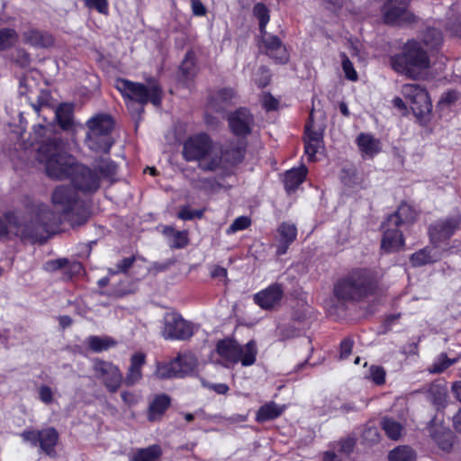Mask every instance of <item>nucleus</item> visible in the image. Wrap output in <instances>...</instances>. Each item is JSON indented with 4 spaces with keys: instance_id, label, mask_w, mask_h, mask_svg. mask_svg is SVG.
<instances>
[{
    "instance_id": "nucleus-14",
    "label": "nucleus",
    "mask_w": 461,
    "mask_h": 461,
    "mask_svg": "<svg viewBox=\"0 0 461 461\" xmlns=\"http://www.w3.org/2000/svg\"><path fill=\"white\" fill-rule=\"evenodd\" d=\"M384 233L381 240V249L384 253L399 251L404 247L402 233L399 230V225H389L386 220L382 225Z\"/></svg>"
},
{
    "instance_id": "nucleus-16",
    "label": "nucleus",
    "mask_w": 461,
    "mask_h": 461,
    "mask_svg": "<svg viewBox=\"0 0 461 461\" xmlns=\"http://www.w3.org/2000/svg\"><path fill=\"white\" fill-rule=\"evenodd\" d=\"M23 41L36 49H47L54 44L53 36L45 31L29 25L22 32Z\"/></svg>"
},
{
    "instance_id": "nucleus-7",
    "label": "nucleus",
    "mask_w": 461,
    "mask_h": 461,
    "mask_svg": "<svg viewBox=\"0 0 461 461\" xmlns=\"http://www.w3.org/2000/svg\"><path fill=\"white\" fill-rule=\"evenodd\" d=\"M88 131L86 142L87 147L95 152L108 153L113 144L111 132L113 121L110 115L98 114L86 122Z\"/></svg>"
},
{
    "instance_id": "nucleus-26",
    "label": "nucleus",
    "mask_w": 461,
    "mask_h": 461,
    "mask_svg": "<svg viewBox=\"0 0 461 461\" xmlns=\"http://www.w3.org/2000/svg\"><path fill=\"white\" fill-rule=\"evenodd\" d=\"M237 351V364L240 362L243 366H250L256 362L258 349L254 340H250L245 345L238 343Z\"/></svg>"
},
{
    "instance_id": "nucleus-13",
    "label": "nucleus",
    "mask_w": 461,
    "mask_h": 461,
    "mask_svg": "<svg viewBox=\"0 0 461 461\" xmlns=\"http://www.w3.org/2000/svg\"><path fill=\"white\" fill-rule=\"evenodd\" d=\"M283 295L284 289L282 285L275 283L255 294L253 301L263 310H273L279 305Z\"/></svg>"
},
{
    "instance_id": "nucleus-52",
    "label": "nucleus",
    "mask_w": 461,
    "mask_h": 461,
    "mask_svg": "<svg viewBox=\"0 0 461 461\" xmlns=\"http://www.w3.org/2000/svg\"><path fill=\"white\" fill-rule=\"evenodd\" d=\"M203 212L201 210L191 211L187 207H183L178 212L177 216L179 219L184 221H191L194 218H201L203 216Z\"/></svg>"
},
{
    "instance_id": "nucleus-61",
    "label": "nucleus",
    "mask_w": 461,
    "mask_h": 461,
    "mask_svg": "<svg viewBox=\"0 0 461 461\" xmlns=\"http://www.w3.org/2000/svg\"><path fill=\"white\" fill-rule=\"evenodd\" d=\"M192 12L196 16L206 14V8L200 0H191Z\"/></svg>"
},
{
    "instance_id": "nucleus-17",
    "label": "nucleus",
    "mask_w": 461,
    "mask_h": 461,
    "mask_svg": "<svg viewBox=\"0 0 461 461\" xmlns=\"http://www.w3.org/2000/svg\"><path fill=\"white\" fill-rule=\"evenodd\" d=\"M246 146L244 140H237L227 142L223 148L220 147L222 158V166L220 168L240 162L244 158Z\"/></svg>"
},
{
    "instance_id": "nucleus-6",
    "label": "nucleus",
    "mask_w": 461,
    "mask_h": 461,
    "mask_svg": "<svg viewBox=\"0 0 461 461\" xmlns=\"http://www.w3.org/2000/svg\"><path fill=\"white\" fill-rule=\"evenodd\" d=\"M115 87L128 102H136L140 105L150 102L155 106H159L161 104L162 90L154 79L149 80L146 86L128 79L118 78L115 80Z\"/></svg>"
},
{
    "instance_id": "nucleus-44",
    "label": "nucleus",
    "mask_w": 461,
    "mask_h": 461,
    "mask_svg": "<svg viewBox=\"0 0 461 461\" xmlns=\"http://www.w3.org/2000/svg\"><path fill=\"white\" fill-rule=\"evenodd\" d=\"M341 59V66L342 69L345 73V77L347 79L350 81H357L358 78L357 73L354 68V66L348 57L344 53L341 52L339 55Z\"/></svg>"
},
{
    "instance_id": "nucleus-11",
    "label": "nucleus",
    "mask_w": 461,
    "mask_h": 461,
    "mask_svg": "<svg viewBox=\"0 0 461 461\" xmlns=\"http://www.w3.org/2000/svg\"><path fill=\"white\" fill-rule=\"evenodd\" d=\"M461 216L458 213L441 218L429 226V235L432 245L440 247L447 244L448 240L459 229Z\"/></svg>"
},
{
    "instance_id": "nucleus-24",
    "label": "nucleus",
    "mask_w": 461,
    "mask_h": 461,
    "mask_svg": "<svg viewBox=\"0 0 461 461\" xmlns=\"http://www.w3.org/2000/svg\"><path fill=\"white\" fill-rule=\"evenodd\" d=\"M357 144L362 154L370 158L381 150L380 140L368 133H360L357 138Z\"/></svg>"
},
{
    "instance_id": "nucleus-57",
    "label": "nucleus",
    "mask_w": 461,
    "mask_h": 461,
    "mask_svg": "<svg viewBox=\"0 0 461 461\" xmlns=\"http://www.w3.org/2000/svg\"><path fill=\"white\" fill-rule=\"evenodd\" d=\"M203 385L209 389V390H212L213 392H215L216 393L218 394H226L230 388L228 386V384H223V383H219V384H212V383H208V382H203Z\"/></svg>"
},
{
    "instance_id": "nucleus-2",
    "label": "nucleus",
    "mask_w": 461,
    "mask_h": 461,
    "mask_svg": "<svg viewBox=\"0 0 461 461\" xmlns=\"http://www.w3.org/2000/svg\"><path fill=\"white\" fill-rule=\"evenodd\" d=\"M37 158L44 164L48 176L57 180L70 178L75 190L95 193L100 187V176L91 168L77 164L75 158L68 153L61 138L56 134L41 140Z\"/></svg>"
},
{
    "instance_id": "nucleus-46",
    "label": "nucleus",
    "mask_w": 461,
    "mask_h": 461,
    "mask_svg": "<svg viewBox=\"0 0 461 461\" xmlns=\"http://www.w3.org/2000/svg\"><path fill=\"white\" fill-rule=\"evenodd\" d=\"M250 220L246 216H240L234 220L230 226L227 230L228 234L235 233L239 230H243L250 225Z\"/></svg>"
},
{
    "instance_id": "nucleus-12",
    "label": "nucleus",
    "mask_w": 461,
    "mask_h": 461,
    "mask_svg": "<svg viewBox=\"0 0 461 461\" xmlns=\"http://www.w3.org/2000/svg\"><path fill=\"white\" fill-rule=\"evenodd\" d=\"M411 0H387L383 6V19L386 24L412 23L415 16L408 10Z\"/></svg>"
},
{
    "instance_id": "nucleus-28",
    "label": "nucleus",
    "mask_w": 461,
    "mask_h": 461,
    "mask_svg": "<svg viewBox=\"0 0 461 461\" xmlns=\"http://www.w3.org/2000/svg\"><path fill=\"white\" fill-rule=\"evenodd\" d=\"M59 440V433L54 428L41 430L40 447L48 456L55 455V447Z\"/></svg>"
},
{
    "instance_id": "nucleus-4",
    "label": "nucleus",
    "mask_w": 461,
    "mask_h": 461,
    "mask_svg": "<svg viewBox=\"0 0 461 461\" xmlns=\"http://www.w3.org/2000/svg\"><path fill=\"white\" fill-rule=\"evenodd\" d=\"M220 147L205 133L189 137L183 145L182 155L186 161L198 162L203 171H214L222 166Z\"/></svg>"
},
{
    "instance_id": "nucleus-23",
    "label": "nucleus",
    "mask_w": 461,
    "mask_h": 461,
    "mask_svg": "<svg viewBox=\"0 0 461 461\" xmlns=\"http://www.w3.org/2000/svg\"><path fill=\"white\" fill-rule=\"evenodd\" d=\"M238 342L231 339H224L218 341L216 351L225 361L224 366H230L237 364L238 355H236Z\"/></svg>"
},
{
    "instance_id": "nucleus-53",
    "label": "nucleus",
    "mask_w": 461,
    "mask_h": 461,
    "mask_svg": "<svg viewBox=\"0 0 461 461\" xmlns=\"http://www.w3.org/2000/svg\"><path fill=\"white\" fill-rule=\"evenodd\" d=\"M322 142H317L314 143L311 140H304V151L305 154L308 156L309 160H313L315 154L318 152V150L321 148Z\"/></svg>"
},
{
    "instance_id": "nucleus-56",
    "label": "nucleus",
    "mask_w": 461,
    "mask_h": 461,
    "mask_svg": "<svg viewBox=\"0 0 461 461\" xmlns=\"http://www.w3.org/2000/svg\"><path fill=\"white\" fill-rule=\"evenodd\" d=\"M21 436L24 441L30 442L32 446L40 444L41 430L23 431Z\"/></svg>"
},
{
    "instance_id": "nucleus-54",
    "label": "nucleus",
    "mask_w": 461,
    "mask_h": 461,
    "mask_svg": "<svg viewBox=\"0 0 461 461\" xmlns=\"http://www.w3.org/2000/svg\"><path fill=\"white\" fill-rule=\"evenodd\" d=\"M39 397L42 402L50 404L53 402V393L51 388L48 385H41L39 388Z\"/></svg>"
},
{
    "instance_id": "nucleus-37",
    "label": "nucleus",
    "mask_w": 461,
    "mask_h": 461,
    "mask_svg": "<svg viewBox=\"0 0 461 461\" xmlns=\"http://www.w3.org/2000/svg\"><path fill=\"white\" fill-rule=\"evenodd\" d=\"M87 344L94 352H102L115 346L116 342L108 337L90 336Z\"/></svg>"
},
{
    "instance_id": "nucleus-39",
    "label": "nucleus",
    "mask_w": 461,
    "mask_h": 461,
    "mask_svg": "<svg viewBox=\"0 0 461 461\" xmlns=\"http://www.w3.org/2000/svg\"><path fill=\"white\" fill-rule=\"evenodd\" d=\"M442 41V34L441 32L435 28H429L424 35L423 39L420 41L423 46H425L428 50H434L438 46L440 45Z\"/></svg>"
},
{
    "instance_id": "nucleus-59",
    "label": "nucleus",
    "mask_w": 461,
    "mask_h": 461,
    "mask_svg": "<svg viewBox=\"0 0 461 461\" xmlns=\"http://www.w3.org/2000/svg\"><path fill=\"white\" fill-rule=\"evenodd\" d=\"M353 340L349 338L343 339L340 342V358H347L352 351Z\"/></svg>"
},
{
    "instance_id": "nucleus-20",
    "label": "nucleus",
    "mask_w": 461,
    "mask_h": 461,
    "mask_svg": "<svg viewBox=\"0 0 461 461\" xmlns=\"http://www.w3.org/2000/svg\"><path fill=\"white\" fill-rule=\"evenodd\" d=\"M278 244L276 246V254L285 255L289 246L295 240L297 236V228L295 224L288 221L282 222L278 229Z\"/></svg>"
},
{
    "instance_id": "nucleus-25",
    "label": "nucleus",
    "mask_w": 461,
    "mask_h": 461,
    "mask_svg": "<svg viewBox=\"0 0 461 461\" xmlns=\"http://www.w3.org/2000/svg\"><path fill=\"white\" fill-rule=\"evenodd\" d=\"M170 402V397L165 393L156 395L149 404L148 420L149 421L159 420L169 407Z\"/></svg>"
},
{
    "instance_id": "nucleus-60",
    "label": "nucleus",
    "mask_w": 461,
    "mask_h": 461,
    "mask_svg": "<svg viewBox=\"0 0 461 461\" xmlns=\"http://www.w3.org/2000/svg\"><path fill=\"white\" fill-rule=\"evenodd\" d=\"M217 95L221 102L227 103L236 98V92L232 88H222L218 92Z\"/></svg>"
},
{
    "instance_id": "nucleus-58",
    "label": "nucleus",
    "mask_w": 461,
    "mask_h": 461,
    "mask_svg": "<svg viewBox=\"0 0 461 461\" xmlns=\"http://www.w3.org/2000/svg\"><path fill=\"white\" fill-rule=\"evenodd\" d=\"M68 265L67 258H59L51 261H48L45 265V268L50 271H55L63 268Z\"/></svg>"
},
{
    "instance_id": "nucleus-43",
    "label": "nucleus",
    "mask_w": 461,
    "mask_h": 461,
    "mask_svg": "<svg viewBox=\"0 0 461 461\" xmlns=\"http://www.w3.org/2000/svg\"><path fill=\"white\" fill-rule=\"evenodd\" d=\"M96 169L100 173V177H112L116 174L117 166L110 159L102 158L97 161Z\"/></svg>"
},
{
    "instance_id": "nucleus-10",
    "label": "nucleus",
    "mask_w": 461,
    "mask_h": 461,
    "mask_svg": "<svg viewBox=\"0 0 461 461\" xmlns=\"http://www.w3.org/2000/svg\"><path fill=\"white\" fill-rule=\"evenodd\" d=\"M93 371L109 393H116L123 383L122 371L112 362L96 358L93 363Z\"/></svg>"
},
{
    "instance_id": "nucleus-30",
    "label": "nucleus",
    "mask_w": 461,
    "mask_h": 461,
    "mask_svg": "<svg viewBox=\"0 0 461 461\" xmlns=\"http://www.w3.org/2000/svg\"><path fill=\"white\" fill-rule=\"evenodd\" d=\"M415 219V212L412 208L407 203H402L397 211L389 215L388 220L389 225H402L405 222L413 221Z\"/></svg>"
},
{
    "instance_id": "nucleus-47",
    "label": "nucleus",
    "mask_w": 461,
    "mask_h": 461,
    "mask_svg": "<svg viewBox=\"0 0 461 461\" xmlns=\"http://www.w3.org/2000/svg\"><path fill=\"white\" fill-rule=\"evenodd\" d=\"M135 261V257L124 258L116 264L115 268L108 270L110 275H117L119 273H126L131 267Z\"/></svg>"
},
{
    "instance_id": "nucleus-35",
    "label": "nucleus",
    "mask_w": 461,
    "mask_h": 461,
    "mask_svg": "<svg viewBox=\"0 0 461 461\" xmlns=\"http://www.w3.org/2000/svg\"><path fill=\"white\" fill-rule=\"evenodd\" d=\"M161 454L160 447L158 445H152L149 447L137 450L131 461H158Z\"/></svg>"
},
{
    "instance_id": "nucleus-48",
    "label": "nucleus",
    "mask_w": 461,
    "mask_h": 461,
    "mask_svg": "<svg viewBox=\"0 0 461 461\" xmlns=\"http://www.w3.org/2000/svg\"><path fill=\"white\" fill-rule=\"evenodd\" d=\"M362 438L367 445H373L379 441L380 433L378 429L375 427H367L365 429L362 434Z\"/></svg>"
},
{
    "instance_id": "nucleus-29",
    "label": "nucleus",
    "mask_w": 461,
    "mask_h": 461,
    "mask_svg": "<svg viewBox=\"0 0 461 461\" xmlns=\"http://www.w3.org/2000/svg\"><path fill=\"white\" fill-rule=\"evenodd\" d=\"M307 171L304 166L287 171L284 180L286 191L289 193L294 192L304 181Z\"/></svg>"
},
{
    "instance_id": "nucleus-33",
    "label": "nucleus",
    "mask_w": 461,
    "mask_h": 461,
    "mask_svg": "<svg viewBox=\"0 0 461 461\" xmlns=\"http://www.w3.org/2000/svg\"><path fill=\"white\" fill-rule=\"evenodd\" d=\"M55 118L63 130H68L73 125V106L68 104H60L54 112Z\"/></svg>"
},
{
    "instance_id": "nucleus-21",
    "label": "nucleus",
    "mask_w": 461,
    "mask_h": 461,
    "mask_svg": "<svg viewBox=\"0 0 461 461\" xmlns=\"http://www.w3.org/2000/svg\"><path fill=\"white\" fill-rule=\"evenodd\" d=\"M442 258V250L438 247H425L419 251L413 253L410 257V261L413 267H421L440 260Z\"/></svg>"
},
{
    "instance_id": "nucleus-8",
    "label": "nucleus",
    "mask_w": 461,
    "mask_h": 461,
    "mask_svg": "<svg viewBox=\"0 0 461 461\" xmlns=\"http://www.w3.org/2000/svg\"><path fill=\"white\" fill-rule=\"evenodd\" d=\"M402 94L410 103L411 109L420 123L427 124L430 119L432 104L426 89L418 84H405L402 87Z\"/></svg>"
},
{
    "instance_id": "nucleus-22",
    "label": "nucleus",
    "mask_w": 461,
    "mask_h": 461,
    "mask_svg": "<svg viewBox=\"0 0 461 461\" xmlns=\"http://www.w3.org/2000/svg\"><path fill=\"white\" fill-rule=\"evenodd\" d=\"M146 362V356L143 353H135L131 357V364L128 368L123 383L127 386H132L142 378L141 368Z\"/></svg>"
},
{
    "instance_id": "nucleus-19",
    "label": "nucleus",
    "mask_w": 461,
    "mask_h": 461,
    "mask_svg": "<svg viewBox=\"0 0 461 461\" xmlns=\"http://www.w3.org/2000/svg\"><path fill=\"white\" fill-rule=\"evenodd\" d=\"M429 436L434 444L442 451L449 453L455 443V435L447 428L433 424L429 428Z\"/></svg>"
},
{
    "instance_id": "nucleus-40",
    "label": "nucleus",
    "mask_w": 461,
    "mask_h": 461,
    "mask_svg": "<svg viewBox=\"0 0 461 461\" xmlns=\"http://www.w3.org/2000/svg\"><path fill=\"white\" fill-rule=\"evenodd\" d=\"M179 361L176 358L167 364L159 365L157 368L156 375L160 379H167L172 377H179L178 368Z\"/></svg>"
},
{
    "instance_id": "nucleus-15",
    "label": "nucleus",
    "mask_w": 461,
    "mask_h": 461,
    "mask_svg": "<svg viewBox=\"0 0 461 461\" xmlns=\"http://www.w3.org/2000/svg\"><path fill=\"white\" fill-rule=\"evenodd\" d=\"M228 120L230 130L236 136L245 137L250 133L253 117L248 109H238L230 114Z\"/></svg>"
},
{
    "instance_id": "nucleus-9",
    "label": "nucleus",
    "mask_w": 461,
    "mask_h": 461,
    "mask_svg": "<svg viewBox=\"0 0 461 461\" xmlns=\"http://www.w3.org/2000/svg\"><path fill=\"white\" fill-rule=\"evenodd\" d=\"M194 334L192 323L185 321L179 313L167 312L163 318L161 335L165 339L185 340Z\"/></svg>"
},
{
    "instance_id": "nucleus-1",
    "label": "nucleus",
    "mask_w": 461,
    "mask_h": 461,
    "mask_svg": "<svg viewBox=\"0 0 461 461\" xmlns=\"http://www.w3.org/2000/svg\"><path fill=\"white\" fill-rule=\"evenodd\" d=\"M51 202L58 212L42 203H32L29 213L35 222L25 228L23 235L45 240L63 221L75 227L84 224L89 218L87 210L81 204L77 193L72 186H57L52 192Z\"/></svg>"
},
{
    "instance_id": "nucleus-45",
    "label": "nucleus",
    "mask_w": 461,
    "mask_h": 461,
    "mask_svg": "<svg viewBox=\"0 0 461 461\" xmlns=\"http://www.w3.org/2000/svg\"><path fill=\"white\" fill-rule=\"evenodd\" d=\"M456 362V359H449L446 355L441 354L437 361L430 367L431 373H441Z\"/></svg>"
},
{
    "instance_id": "nucleus-34",
    "label": "nucleus",
    "mask_w": 461,
    "mask_h": 461,
    "mask_svg": "<svg viewBox=\"0 0 461 461\" xmlns=\"http://www.w3.org/2000/svg\"><path fill=\"white\" fill-rule=\"evenodd\" d=\"M381 426L386 436L393 440H398L403 431V426L392 418H384L381 421Z\"/></svg>"
},
{
    "instance_id": "nucleus-31",
    "label": "nucleus",
    "mask_w": 461,
    "mask_h": 461,
    "mask_svg": "<svg viewBox=\"0 0 461 461\" xmlns=\"http://www.w3.org/2000/svg\"><path fill=\"white\" fill-rule=\"evenodd\" d=\"M284 410L283 406L278 405L275 402H268L258 409L256 420L258 422H265L276 419L283 413Z\"/></svg>"
},
{
    "instance_id": "nucleus-38",
    "label": "nucleus",
    "mask_w": 461,
    "mask_h": 461,
    "mask_svg": "<svg viewBox=\"0 0 461 461\" xmlns=\"http://www.w3.org/2000/svg\"><path fill=\"white\" fill-rule=\"evenodd\" d=\"M253 14L258 20L260 34L265 35L266 27L270 19L268 8L264 4L258 3L253 7Z\"/></svg>"
},
{
    "instance_id": "nucleus-3",
    "label": "nucleus",
    "mask_w": 461,
    "mask_h": 461,
    "mask_svg": "<svg viewBox=\"0 0 461 461\" xmlns=\"http://www.w3.org/2000/svg\"><path fill=\"white\" fill-rule=\"evenodd\" d=\"M381 275L370 268H355L334 285L335 297L345 303H357L374 295L379 288Z\"/></svg>"
},
{
    "instance_id": "nucleus-50",
    "label": "nucleus",
    "mask_w": 461,
    "mask_h": 461,
    "mask_svg": "<svg viewBox=\"0 0 461 461\" xmlns=\"http://www.w3.org/2000/svg\"><path fill=\"white\" fill-rule=\"evenodd\" d=\"M370 378L376 384H383L385 382V371L383 367L372 366L370 367Z\"/></svg>"
},
{
    "instance_id": "nucleus-27",
    "label": "nucleus",
    "mask_w": 461,
    "mask_h": 461,
    "mask_svg": "<svg viewBox=\"0 0 461 461\" xmlns=\"http://www.w3.org/2000/svg\"><path fill=\"white\" fill-rule=\"evenodd\" d=\"M164 235L167 238L168 246L171 249H184L189 242L186 230H177L170 226H166L163 230Z\"/></svg>"
},
{
    "instance_id": "nucleus-51",
    "label": "nucleus",
    "mask_w": 461,
    "mask_h": 461,
    "mask_svg": "<svg viewBox=\"0 0 461 461\" xmlns=\"http://www.w3.org/2000/svg\"><path fill=\"white\" fill-rule=\"evenodd\" d=\"M312 128H313L312 122H309L305 125V135H306L305 140H311V141H313L314 143L322 142V134L320 133L319 131L313 130Z\"/></svg>"
},
{
    "instance_id": "nucleus-32",
    "label": "nucleus",
    "mask_w": 461,
    "mask_h": 461,
    "mask_svg": "<svg viewBox=\"0 0 461 461\" xmlns=\"http://www.w3.org/2000/svg\"><path fill=\"white\" fill-rule=\"evenodd\" d=\"M263 37V43L267 50V53L276 59H279L280 62H285L286 57H277V52H285L282 46V42L277 36L274 35H261Z\"/></svg>"
},
{
    "instance_id": "nucleus-41",
    "label": "nucleus",
    "mask_w": 461,
    "mask_h": 461,
    "mask_svg": "<svg viewBox=\"0 0 461 461\" xmlns=\"http://www.w3.org/2000/svg\"><path fill=\"white\" fill-rule=\"evenodd\" d=\"M18 40V33L14 29H0V50L11 48Z\"/></svg>"
},
{
    "instance_id": "nucleus-36",
    "label": "nucleus",
    "mask_w": 461,
    "mask_h": 461,
    "mask_svg": "<svg viewBox=\"0 0 461 461\" xmlns=\"http://www.w3.org/2000/svg\"><path fill=\"white\" fill-rule=\"evenodd\" d=\"M389 461H415L416 454L408 446H399L388 454Z\"/></svg>"
},
{
    "instance_id": "nucleus-5",
    "label": "nucleus",
    "mask_w": 461,
    "mask_h": 461,
    "mask_svg": "<svg viewBox=\"0 0 461 461\" xmlns=\"http://www.w3.org/2000/svg\"><path fill=\"white\" fill-rule=\"evenodd\" d=\"M429 50L420 41L410 40L403 45L402 53L391 58V66L396 72L417 79L430 66Z\"/></svg>"
},
{
    "instance_id": "nucleus-55",
    "label": "nucleus",
    "mask_w": 461,
    "mask_h": 461,
    "mask_svg": "<svg viewBox=\"0 0 461 461\" xmlns=\"http://www.w3.org/2000/svg\"><path fill=\"white\" fill-rule=\"evenodd\" d=\"M262 104L267 111H274L277 109L279 102L270 94H264L262 96Z\"/></svg>"
},
{
    "instance_id": "nucleus-62",
    "label": "nucleus",
    "mask_w": 461,
    "mask_h": 461,
    "mask_svg": "<svg viewBox=\"0 0 461 461\" xmlns=\"http://www.w3.org/2000/svg\"><path fill=\"white\" fill-rule=\"evenodd\" d=\"M355 444H356V442H355L354 438H348L339 443V451L342 453L348 454L353 450Z\"/></svg>"
},
{
    "instance_id": "nucleus-18",
    "label": "nucleus",
    "mask_w": 461,
    "mask_h": 461,
    "mask_svg": "<svg viewBox=\"0 0 461 461\" xmlns=\"http://www.w3.org/2000/svg\"><path fill=\"white\" fill-rule=\"evenodd\" d=\"M32 222H35V221L31 215L28 222L24 224H18L13 215H8L5 219L0 218V238L14 234L21 237L23 240H31L32 242L43 241V240H34L29 236L23 235L25 228L31 225Z\"/></svg>"
},
{
    "instance_id": "nucleus-63",
    "label": "nucleus",
    "mask_w": 461,
    "mask_h": 461,
    "mask_svg": "<svg viewBox=\"0 0 461 461\" xmlns=\"http://www.w3.org/2000/svg\"><path fill=\"white\" fill-rule=\"evenodd\" d=\"M32 108L37 113H40L42 109L50 110L48 104V95L45 94L43 96H39L38 102L36 104H32Z\"/></svg>"
},
{
    "instance_id": "nucleus-64",
    "label": "nucleus",
    "mask_w": 461,
    "mask_h": 461,
    "mask_svg": "<svg viewBox=\"0 0 461 461\" xmlns=\"http://www.w3.org/2000/svg\"><path fill=\"white\" fill-rule=\"evenodd\" d=\"M258 72L261 74L262 77L259 80L256 79V83L259 87H265L270 80L268 70L265 67H261Z\"/></svg>"
},
{
    "instance_id": "nucleus-49",
    "label": "nucleus",
    "mask_w": 461,
    "mask_h": 461,
    "mask_svg": "<svg viewBox=\"0 0 461 461\" xmlns=\"http://www.w3.org/2000/svg\"><path fill=\"white\" fill-rule=\"evenodd\" d=\"M85 5L88 8H95L102 14H108V1L107 0H85Z\"/></svg>"
},
{
    "instance_id": "nucleus-42",
    "label": "nucleus",
    "mask_w": 461,
    "mask_h": 461,
    "mask_svg": "<svg viewBox=\"0 0 461 461\" xmlns=\"http://www.w3.org/2000/svg\"><path fill=\"white\" fill-rule=\"evenodd\" d=\"M176 361H179V366L177 368L179 377L193 372L196 366V360L192 356H178L176 357Z\"/></svg>"
}]
</instances>
